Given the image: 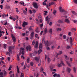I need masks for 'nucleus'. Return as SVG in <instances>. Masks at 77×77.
Masks as SVG:
<instances>
[{"label":"nucleus","mask_w":77,"mask_h":77,"mask_svg":"<svg viewBox=\"0 0 77 77\" xmlns=\"http://www.w3.org/2000/svg\"><path fill=\"white\" fill-rule=\"evenodd\" d=\"M72 14H74V15H75L77 16V13H75V11H72Z\"/></svg>","instance_id":"obj_17"},{"label":"nucleus","mask_w":77,"mask_h":77,"mask_svg":"<svg viewBox=\"0 0 77 77\" xmlns=\"http://www.w3.org/2000/svg\"><path fill=\"white\" fill-rule=\"evenodd\" d=\"M29 61H30L29 58H28L27 60V63H29Z\"/></svg>","instance_id":"obj_46"},{"label":"nucleus","mask_w":77,"mask_h":77,"mask_svg":"<svg viewBox=\"0 0 77 77\" xmlns=\"http://www.w3.org/2000/svg\"><path fill=\"white\" fill-rule=\"evenodd\" d=\"M32 27H30L29 29V30L30 32H31L32 31Z\"/></svg>","instance_id":"obj_37"},{"label":"nucleus","mask_w":77,"mask_h":77,"mask_svg":"<svg viewBox=\"0 0 77 77\" xmlns=\"http://www.w3.org/2000/svg\"><path fill=\"white\" fill-rule=\"evenodd\" d=\"M32 11L33 13H36V10L35 9H33L32 10Z\"/></svg>","instance_id":"obj_48"},{"label":"nucleus","mask_w":77,"mask_h":77,"mask_svg":"<svg viewBox=\"0 0 77 77\" xmlns=\"http://www.w3.org/2000/svg\"><path fill=\"white\" fill-rule=\"evenodd\" d=\"M54 77H56L57 76V74L56 73H55L53 75Z\"/></svg>","instance_id":"obj_52"},{"label":"nucleus","mask_w":77,"mask_h":77,"mask_svg":"<svg viewBox=\"0 0 77 77\" xmlns=\"http://www.w3.org/2000/svg\"><path fill=\"white\" fill-rule=\"evenodd\" d=\"M47 56L46 55H45V60H47Z\"/></svg>","instance_id":"obj_58"},{"label":"nucleus","mask_w":77,"mask_h":77,"mask_svg":"<svg viewBox=\"0 0 77 77\" xmlns=\"http://www.w3.org/2000/svg\"><path fill=\"white\" fill-rule=\"evenodd\" d=\"M74 3H75V4H77V0H74Z\"/></svg>","instance_id":"obj_44"},{"label":"nucleus","mask_w":77,"mask_h":77,"mask_svg":"<svg viewBox=\"0 0 77 77\" xmlns=\"http://www.w3.org/2000/svg\"><path fill=\"white\" fill-rule=\"evenodd\" d=\"M33 5L34 8H35V9H38V5H37V4L36 3H34L33 4Z\"/></svg>","instance_id":"obj_6"},{"label":"nucleus","mask_w":77,"mask_h":77,"mask_svg":"<svg viewBox=\"0 0 77 77\" xmlns=\"http://www.w3.org/2000/svg\"><path fill=\"white\" fill-rule=\"evenodd\" d=\"M42 42H44V43L45 45H46L47 47H48V42L47 41L46 42H45L44 41V39L43 38L42 39Z\"/></svg>","instance_id":"obj_4"},{"label":"nucleus","mask_w":77,"mask_h":77,"mask_svg":"<svg viewBox=\"0 0 77 77\" xmlns=\"http://www.w3.org/2000/svg\"><path fill=\"white\" fill-rule=\"evenodd\" d=\"M24 48H22L20 49V52L22 55H24Z\"/></svg>","instance_id":"obj_2"},{"label":"nucleus","mask_w":77,"mask_h":77,"mask_svg":"<svg viewBox=\"0 0 77 77\" xmlns=\"http://www.w3.org/2000/svg\"><path fill=\"white\" fill-rule=\"evenodd\" d=\"M47 60L48 63H50V61H51L50 58L49 57H48L47 58Z\"/></svg>","instance_id":"obj_21"},{"label":"nucleus","mask_w":77,"mask_h":77,"mask_svg":"<svg viewBox=\"0 0 77 77\" xmlns=\"http://www.w3.org/2000/svg\"><path fill=\"white\" fill-rule=\"evenodd\" d=\"M7 55H8V54H10V52H6Z\"/></svg>","instance_id":"obj_62"},{"label":"nucleus","mask_w":77,"mask_h":77,"mask_svg":"<svg viewBox=\"0 0 77 77\" xmlns=\"http://www.w3.org/2000/svg\"><path fill=\"white\" fill-rule=\"evenodd\" d=\"M70 46H67V47L66 48L67 49H69V48H70Z\"/></svg>","instance_id":"obj_47"},{"label":"nucleus","mask_w":77,"mask_h":77,"mask_svg":"<svg viewBox=\"0 0 77 77\" xmlns=\"http://www.w3.org/2000/svg\"><path fill=\"white\" fill-rule=\"evenodd\" d=\"M35 41H34V40L32 41V45H35Z\"/></svg>","instance_id":"obj_33"},{"label":"nucleus","mask_w":77,"mask_h":77,"mask_svg":"<svg viewBox=\"0 0 77 77\" xmlns=\"http://www.w3.org/2000/svg\"><path fill=\"white\" fill-rule=\"evenodd\" d=\"M34 59L35 61H36L37 62H39V58L38 57H35Z\"/></svg>","instance_id":"obj_13"},{"label":"nucleus","mask_w":77,"mask_h":77,"mask_svg":"<svg viewBox=\"0 0 77 77\" xmlns=\"http://www.w3.org/2000/svg\"><path fill=\"white\" fill-rule=\"evenodd\" d=\"M16 29H22V28L21 26H17Z\"/></svg>","instance_id":"obj_34"},{"label":"nucleus","mask_w":77,"mask_h":77,"mask_svg":"<svg viewBox=\"0 0 77 77\" xmlns=\"http://www.w3.org/2000/svg\"><path fill=\"white\" fill-rule=\"evenodd\" d=\"M35 38H38V39H39V37H38V34H35Z\"/></svg>","instance_id":"obj_26"},{"label":"nucleus","mask_w":77,"mask_h":77,"mask_svg":"<svg viewBox=\"0 0 77 77\" xmlns=\"http://www.w3.org/2000/svg\"><path fill=\"white\" fill-rule=\"evenodd\" d=\"M69 40L70 44L71 45H72V42H73V40H72V38L70 37L69 38Z\"/></svg>","instance_id":"obj_12"},{"label":"nucleus","mask_w":77,"mask_h":77,"mask_svg":"<svg viewBox=\"0 0 77 77\" xmlns=\"http://www.w3.org/2000/svg\"><path fill=\"white\" fill-rule=\"evenodd\" d=\"M26 66H26V65H24V67L23 68V69H26Z\"/></svg>","instance_id":"obj_60"},{"label":"nucleus","mask_w":77,"mask_h":77,"mask_svg":"<svg viewBox=\"0 0 77 77\" xmlns=\"http://www.w3.org/2000/svg\"><path fill=\"white\" fill-rule=\"evenodd\" d=\"M56 14V11L54 10V12H53V14H54V15H55V14Z\"/></svg>","instance_id":"obj_36"},{"label":"nucleus","mask_w":77,"mask_h":77,"mask_svg":"<svg viewBox=\"0 0 77 77\" xmlns=\"http://www.w3.org/2000/svg\"><path fill=\"white\" fill-rule=\"evenodd\" d=\"M62 54V51H60L59 52V53H57V55L56 56V57H57V56H59V55H60V54Z\"/></svg>","instance_id":"obj_11"},{"label":"nucleus","mask_w":77,"mask_h":77,"mask_svg":"<svg viewBox=\"0 0 77 77\" xmlns=\"http://www.w3.org/2000/svg\"><path fill=\"white\" fill-rule=\"evenodd\" d=\"M39 48H42V43L40 44Z\"/></svg>","instance_id":"obj_18"},{"label":"nucleus","mask_w":77,"mask_h":77,"mask_svg":"<svg viewBox=\"0 0 77 77\" xmlns=\"http://www.w3.org/2000/svg\"><path fill=\"white\" fill-rule=\"evenodd\" d=\"M42 52V49H40L38 51V54H40Z\"/></svg>","instance_id":"obj_19"},{"label":"nucleus","mask_w":77,"mask_h":77,"mask_svg":"<svg viewBox=\"0 0 77 77\" xmlns=\"http://www.w3.org/2000/svg\"><path fill=\"white\" fill-rule=\"evenodd\" d=\"M51 6V5L49 4L46 5V8L48 9H50V7Z\"/></svg>","instance_id":"obj_14"},{"label":"nucleus","mask_w":77,"mask_h":77,"mask_svg":"<svg viewBox=\"0 0 77 77\" xmlns=\"http://www.w3.org/2000/svg\"><path fill=\"white\" fill-rule=\"evenodd\" d=\"M43 5H47V4H46V3L45 2H43Z\"/></svg>","instance_id":"obj_61"},{"label":"nucleus","mask_w":77,"mask_h":77,"mask_svg":"<svg viewBox=\"0 0 77 77\" xmlns=\"http://www.w3.org/2000/svg\"><path fill=\"white\" fill-rule=\"evenodd\" d=\"M67 71L69 73L70 72V71H71V69H70L68 67H67Z\"/></svg>","instance_id":"obj_15"},{"label":"nucleus","mask_w":77,"mask_h":77,"mask_svg":"<svg viewBox=\"0 0 77 77\" xmlns=\"http://www.w3.org/2000/svg\"><path fill=\"white\" fill-rule=\"evenodd\" d=\"M58 22L59 23H62V21L60 20H58Z\"/></svg>","instance_id":"obj_50"},{"label":"nucleus","mask_w":77,"mask_h":77,"mask_svg":"<svg viewBox=\"0 0 77 77\" xmlns=\"http://www.w3.org/2000/svg\"><path fill=\"white\" fill-rule=\"evenodd\" d=\"M38 19L41 20V16H39L38 17Z\"/></svg>","instance_id":"obj_56"},{"label":"nucleus","mask_w":77,"mask_h":77,"mask_svg":"<svg viewBox=\"0 0 77 77\" xmlns=\"http://www.w3.org/2000/svg\"><path fill=\"white\" fill-rule=\"evenodd\" d=\"M30 65L31 66H33V63L31 62L30 63Z\"/></svg>","instance_id":"obj_54"},{"label":"nucleus","mask_w":77,"mask_h":77,"mask_svg":"<svg viewBox=\"0 0 77 77\" xmlns=\"http://www.w3.org/2000/svg\"><path fill=\"white\" fill-rule=\"evenodd\" d=\"M52 23L51 22L49 23V26H52Z\"/></svg>","instance_id":"obj_59"},{"label":"nucleus","mask_w":77,"mask_h":77,"mask_svg":"<svg viewBox=\"0 0 77 77\" xmlns=\"http://www.w3.org/2000/svg\"><path fill=\"white\" fill-rule=\"evenodd\" d=\"M10 8H11V7H10V6L9 5H7L6 6L7 9H10Z\"/></svg>","instance_id":"obj_39"},{"label":"nucleus","mask_w":77,"mask_h":77,"mask_svg":"<svg viewBox=\"0 0 77 77\" xmlns=\"http://www.w3.org/2000/svg\"><path fill=\"white\" fill-rule=\"evenodd\" d=\"M20 3L21 5H23V6L24 5V2H20Z\"/></svg>","instance_id":"obj_42"},{"label":"nucleus","mask_w":77,"mask_h":77,"mask_svg":"<svg viewBox=\"0 0 77 77\" xmlns=\"http://www.w3.org/2000/svg\"><path fill=\"white\" fill-rule=\"evenodd\" d=\"M46 21H47L48 20V16L46 17L45 18Z\"/></svg>","instance_id":"obj_30"},{"label":"nucleus","mask_w":77,"mask_h":77,"mask_svg":"<svg viewBox=\"0 0 77 77\" xmlns=\"http://www.w3.org/2000/svg\"><path fill=\"white\" fill-rule=\"evenodd\" d=\"M26 49L27 51L29 50V51H31V46H27L26 48Z\"/></svg>","instance_id":"obj_9"},{"label":"nucleus","mask_w":77,"mask_h":77,"mask_svg":"<svg viewBox=\"0 0 77 77\" xmlns=\"http://www.w3.org/2000/svg\"><path fill=\"white\" fill-rule=\"evenodd\" d=\"M17 59L18 61L20 60V58H19V55L18 54L17 55Z\"/></svg>","instance_id":"obj_31"},{"label":"nucleus","mask_w":77,"mask_h":77,"mask_svg":"<svg viewBox=\"0 0 77 77\" xmlns=\"http://www.w3.org/2000/svg\"><path fill=\"white\" fill-rule=\"evenodd\" d=\"M20 77H24V74H23V73H21V75Z\"/></svg>","instance_id":"obj_49"},{"label":"nucleus","mask_w":77,"mask_h":77,"mask_svg":"<svg viewBox=\"0 0 77 77\" xmlns=\"http://www.w3.org/2000/svg\"><path fill=\"white\" fill-rule=\"evenodd\" d=\"M29 13L31 14H32V11H31V10H30L29 11Z\"/></svg>","instance_id":"obj_57"},{"label":"nucleus","mask_w":77,"mask_h":77,"mask_svg":"<svg viewBox=\"0 0 77 77\" xmlns=\"http://www.w3.org/2000/svg\"><path fill=\"white\" fill-rule=\"evenodd\" d=\"M16 11L17 12V13H18L19 12V11L18 10V8H16Z\"/></svg>","instance_id":"obj_32"},{"label":"nucleus","mask_w":77,"mask_h":77,"mask_svg":"<svg viewBox=\"0 0 77 77\" xmlns=\"http://www.w3.org/2000/svg\"><path fill=\"white\" fill-rule=\"evenodd\" d=\"M57 77H60V75L59 74H57Z\"/></svg>","instance_id":"obj_64"},{"label":"nucleus","mask_w":77,"mask_h":77,"mask_svg":"<svg viewBox=\"0 0 77 77\" xmlns=\"http://www.w3.org/2000/svg\"><path fill=\"white\" fill-rule=\"evenodd\" d=\"M3 72H1L0 73V77H3Z\"/></svg>","instance_id":"obj_28"},{"label":"nucleus","mask_w":77,"mask_h":77,"mask_svg":"<svg viewBox=\"0 0 77 77\" xmlns=\"http://www.w3.org/2000/svg\"><path fill=\"white\" fill-rule=\"evenodd\" d=\"M34 32H32L30 35V38L31 39H33V37H34Z\"/></svg>","instance_id":"obj_3"},{"label":"nucleus","mask_w":77,"mask_h":77,"mask_svg":"<svg viewBox=\"0 0 77 77\" xmlns=\"http://www.w3.org/2000/svg\"><path fill=\"white\" fill-rule=\"evenodd\" d=\"M49 4L51 5H51H54V2H52L51 3H49Z\"/></svg>","instance_id":"obj_41"},{"label":"nucleus","mask_w":77,"mask_h":77,"mask_svg":"<svg viewBox=\"0 0 77 77\" xmlns=\"http://www.w3.org/2000/svg\"><path fill=\"white\" fill-rule=\"evenodd\" d=\"M23 23L26 26L27 25V23L26 22H24Z\"/></svg>","instance_id":"obj_55"},{"label":"nucleus","mask_w":77,"mask_h":77,"mask_svg":"<svg viewBox=\"0 0 77 77\" xmlns=\"http://www.w3.org/2000/svg\"><path fill=\"white\" fill-rule=\"evenodd\" d=\"M59 10L60 12H64V13L65 14H67V12L65 11L64 10L62 9V8L61 7H60L59 8Z\"/></svg>","instance_id":"obj_1"},{"label":"nucleus","mask_w":77,"mask_h":77,"mask_svg":"<svg viewBox=\"0 0 77 77\" xmlns=\"http://www.w3.org/2000/svg\"><path fill=\"white\" fill-rule=\"evenodd\" d=\"M11 36L12 39L13 40V42H16V38H15L14 36L13 35V34H11Z\"/></svg>","instance_id":"obj_7"},{"label":"nucleus","mask_w":77,"mask_h":77,"mask_svg":"<svg viewBox=\"0 0 77 77\" xmlns=\"http://www.w3.org/2000/svg\"><path fill=\"white\" fill-rule=\"evenodd\" d=\"M4 45V48H5V49H6V46H7V45L6 44H4L3 45Z\"/></svg>","instance_id":"obj_29"},{"label":"nucleus","mask_w":77,"mask_h":77,"mask_svg":"<svg viewBox=\"0 0 77 77\" xmlns=\"http://www.w3.org/2000/svg\"><path fill=\"white\" fill-rule=\"evenodd\" d=\"M50 69H53L54 68V67H53V66H50Z\"/></svg>","instance_id":"obj_40"},{"label":"nucleus","mask_w":77,"mask_h":77,"mask_svg":"<svg viewBox=\"0 0 77 77\" xmlns=\"http://www.w3.org/2000/svg\"><path fill=\"white\" fill-rule=\"evenodd\" d=\"M8 51L10 53H12V46H10L9 47Z\"/></svg>","instance_id":"obj_8"},{"label":"nucleus","mask_w":77,"mask_h":77,"mask_svg":"<svg viewBox=\"0 0 77 77\" xmlns=\"http://www.w3.org/2000/svg\"><path fill=\"white\" fill-rule=\"evenodd\" d=\"M73 71L75 72V73H76V69H75V67H73Z\"/></svg>","instance_id":"obj_25"},{"label":"nucleus","mask_w":77,"mask_h":77,"mask_svg":"<svg viewBox=\"0 0 77 77\" xmlns=\"http://www.w3.org/2000/svg\"><path fill=\"white\" fill-rule=\"evenodd\" d=\"M73 21L74 23H77V20H74Z\"/></svg>","instance_id":"obj_63"},{"label":"nucleus","mask_w":77,"mask_h":77,"mask_svg":"<svg viewBox=\"0 0 77 77\" xmlns=\"http://www.w3.org/2000/svg\"><path fill=\"white\" fill-rule=\"evenodd\" d=\"M49 33H51V34H52V29H49Z\"/></svg>","instance_id":"obj_24"},{"label":"nucleus","mask_w":77,"mask_h":77,"mask_svg":"<svg viewBox=\"0 0 77 77\" xmlns=\"http://www.w3.org/2000/svg\"><path fill=\"white\" fill-rule=\"evenodd\" d=\"M63 37L64 39H66V35H63Z\"/></svg>","instance_id":"obj_43"},{"label":"nucleus","mask_w":77,"mask_h":77,"mask_svg":"<svg viewBox=\"0 0 77 77\" xmlns=\"http://www.w3.org/2000/svg\"><path fill=\"white\" fill-rule=\"evenodd\" d=\"M3 5H0V8L1 9H3Z\"/></svg>","instance_id":"obj_51"},{"label":"nucleus","mask_w":77,"mask_h":77,"mask_svg":"<svg viewBox=\"0 0 77 77\" xmlns=\"http://www.w3.org/2000/svg\"><path fill=\"white\" fill-rule=\"evenodd\" d=\"M47 29L45 28L44 30V33H47Z\"/></svg>","instance_id":"obj_27"},{"label":"nucleus","mask_w":77,"mask_h":77,"mask_svg":"<svg viewBox=\"0 0 77 77\" xmlns=\"http://www.w3.org/2000/svg\"><path fill=\"white\" fill-rule=\"evenodd\" d=\"M38 47V42L36 41L35 42V48H37Z\"/></svg>","instance_id":"obj_10"},{"label":"nucleus","mask_w":77,"mask_h":77,"mask_svg":"<svg viewBox=\"0 0 77 77\" xmlns=\"http://www.w3.org/2000/svg\"><path fill=\"white\" fill-rule=\"evenodd\" d=\"M23 13L25 14V15H26L27 14V11L25 10H24L23 11Z\"/></svg>","instance_id":"obj_20"},{"label":"nucleus","mask_w":77,"mask_h":77,"mask_svg":"<svg viewBox=\"0 0 77 77\" xmlns=\"http://www.w3.org/2000/svg\"><path fill=\"white\" fill-rule=\"evenodd\" d=\"M62 30V29L61 28H59L57 29V31H61Z\"/></svg>","instance_id":"obj_35"},{"label":"nucleus","mask_w":77,"mask_h":77,"mask_svg":"<svg viewBox=\"0 0 77 77\" xmlns=\"http://www.w3.org/2000/svg\"><path fill=\"white\" fill-rule=\"evenodd\" d=\"M62 64V65H63V66H64L65 65V64H64V63H63V61L62 60L61 61L60 63L58 64V67H61Z\"/></svg>","instance_id":"obj_5"},{"label":"nucleus","mask_w":77,"mask_h":77,"mask_svg":"<svg viewBox=\"0 0 77 77\" xmlns=\"http://www.w3.org/2000/svg\"><path fill=\"white\" fill-rule=\"evenodd\" d=\"M40 71H41V72H42V71H44V69H43V68L42 67L40 69Z\"/></svg>","instance_id":"obj_38"},{"label":"nucleus","mask_w":77,"mask_h":77,"mask_svg":"<svg viewBox=\"0 0 77 77\" xmlns=\"http://www.w3.org/2000/svg\"><path fill=\"white\" fill-rule=\"evenodd\" d=\"M7 59L8 61H10V60H11V58H10V57H8Z\"/></svg>","instance_id":"obj_45"},{"label":"nucleus","mask_w":77,"mask_h":77,"mask_svg":"<svg viewBox=\"0 0 77 77\" xmlns=\"http://www.w3.org/2000/svg\"><path fill=\"white\" fill-rule=\"evenodd\" d=\"M1 4L2 5L3 3V2H4V0H1Z\"/></svg>","instance_id":"obj_53"},{"label":"nucleus","mask_w":77,"mask_h":77,"mask_svg":"<svg viewBox=\"0 0 77 77\" xmlns=\"http://www.w3.org/2000/svg\"><path fill=\"white\" fill-rule=\"evenodd\" d=\"M66 63L67 64V65L69 66H71V64H70V63L66 61Z\"/></svg>","instance_id":"obj_23"},{"label":"nucleus","mask_w":77,"mask_h":77,"mask_svg":"<svg viewBox=\"0 0 77 77\" xmlns=\"http://www.w3.org/2000/svg\"><path fill=\"white\" fill-rule=\"evenodd\" d=\"M65 22L66 23H69V20L68 19H65Z\"/></svg>","instance_id":"obj_16"},{"label":"nucleus","mask_w":77,"mask_h":77,"mask_svg":"<svg viewBox=\"0 0 77 77\" xmlns=\"http://www.w3.org/2000/svg\"><path fill=\"white\" fill-rule=\"evenodd\" d=\"M17 73H20V70H19V68H18V66H17Z\"/></svg>","instance_id":"obj_22"}]
</instances>
